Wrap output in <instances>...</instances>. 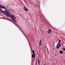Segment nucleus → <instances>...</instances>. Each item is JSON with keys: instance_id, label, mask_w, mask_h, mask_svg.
<instances>
[{"instance_id": "f257e3e1", "label": "nucleus", "mask_w": 65, "mask_h": 65, "mask_svg": "<svg viewBox=\"0 0 65 65\" xmlns=\"http://www.w3.org/2000/svg\"><path fill=\"white\" fill-rule=\"evenodd\" d=\"M1 13H2L3 14H4L6 15L7 16V17H9L10 14H9V12L8 11V9H5L4 11L3 12L1 11H0V14H1Z\"/></svg>"}, {"instance_id": "423d86ee", "label": "nucleus", "mask_w": 65, "mask_h": 65, "mask_svg": "<svg viewBox=\"0 0 65 65\" xmlns=\"http://www.w3.org/2000/svg\"><path fill=\"white\" fill-rule=\"evenodd\" d=\"M39 42V45L40 46H41V43H42V41H41V40H40Z\"/></svg>"}, {"instance_id": "7ed1b4c3", "label": "nucleus", "mask_w": 65, "mask_h": 65, "mask_svg": "<svg viewBox=\"0 0 65 65\" xmlns=\"http://www.w3.org/2000/svg\"><path fill=\"white\" fill-rule=\"evenodd\" d=\"M61 46V44H60V43H59L57 45V46H56V48H57L58 49L60 48V46Z\"/></svg>"}, {"instance_id": "20e7f679", "label": "nucleus", "mask_w": 65, "mask_h": 65, "mask_svg": "<svg viewBox=\"0 0 65 65\" xmlns=\"http://www.w3.org/2000/svg\"><path fill=\"white\" fill-rule=\"evenodd\" d=\"M23 9L24 10H25V11H28V9H27V8H26L25 7H24Z\"/></svg>"}, {"instance_id": "dca6fc26", "label": "nucleus", "mask_w": 65, "mask_h": 65, "mask_svg": "<svg viewBox=\"0 0 65 65\" xmlns=\"http://www.w3.org/2000/svg\"><path fill=\"white\" fill-rule=\"evenodd\" d=\"M44 65H45V64H44Z\"/></svg>"}, {"instance_id": "4468645a", "label": "nucleus", "mask_w": 65, "mask_h": 65, "mask_svg": "<svg viewBox=\"0 0 65 65\" xmlns=\"http://www.w3.org/2000/svg\"><path fill=\"white\" fill-rule=\"evenodd\" d=\"M59 42H60L61 40H59Z\"/></svg>"}, {"instance_id": "f03ea898", "label": "nucleus", "mask_w": 65, "mask_h": 65, "mask_svg": "<svg viewBox=\"0 0 65 65\" xmlns=\"http://www.w3.org/2000/svg\"><path fill=\"white\" fill-rule=\"evenodd\" d=\"M9 17L11 18L12 20L14 19L15 20H17V18H16L14 15H11V14H10Z\"/></svg>"}, {"instance_id": "9d476101", "label": "nucleus", "mask_w": 65, "mask_h": 65, "mask_svg": "<svg viewBox=\"0 0 65 65\" xmlns=\"http://www.w3.org/2000/svg\"><path fill=\"white\" fill-rule=\"evenodd\" d=\"M10 12L11 13H14L13 11H10Z\"/></svg>"}, {"instance_id": "1a4fd4ad", "label": "nucleus", "mask_w": 65, "mask_h": 65, "mask_svg": "<svg viewBox=\"0 0 65 65\" xmlns=\"http://www.w3.org/2000/svg\"><path fill=\"white\" fill-rule=\"evenodd\" d=\"M38 63H39V65H40V61H39V58H38Z\"/></svg>"}, {"instance_id": "ddd939ff", "label": "nucleus", "mask_w": 65, "mask_h": 65, "mask_svg": "<svg viewBox=\"0 0 65 65\" xmlns=\"http://www.w3.org/2000/svg\"><path fill=\"white\" fill-rule=\"evenodd\" d=\"M32 53H33V54H34V51H33V50L32 51Z\"/></svg>"}, {"instance_id": "9b49d317", "label": "nucleus", "mask_w": 65, "mask_h": 65, "mask_svg": "<svg viewBox=\"0 0 65 65\" xmlns=\"http://www.w3.org/2000/svg\"><path fill=\"white\" fill-rule=\"evenodd\" d=\"M59 53H60V54H63V51H60L59 52Z\"/></svg>"}, {"instance_id": "2eb2a0df", "label": "nucleus", "mask_w": 65, "mask_h": 65, "mask_svg": "<svg viewBox=\"0 0 65 65\" xmlns=\"http://www.w3.org/2000/svg\"><path fill=\"white\" fill-rule=\"evenodd\" d=\"M63 51H65V48H63Z\"/></svg>"}, {"instance_id": "6e6552de", "label": "nucleus", "mask_w": 65, "mask_h": 65, "mask_svg": "<svg viewBox=\"0 0 65 65\" xmlns=\"http://www.w3.org/2000/svg\"><path fill=\"white\" fill-rule=\"evenodd\" d=\"M48 33H51V30L50 29H49L48 31Z\"/></svg>"}, {"instance_id": "f8f14e48", "label": "nucleus", "mask_w": 65, "mask_h": 65, "mask_svg": "<svg viewBox=\"0 0 65 65\" xmlns=\"http://www.w3.org/2000/svg\"><path fill=\"white\" fill-rule=\"evenodd\" d=\"M12 21H14V22H17V21L16 20H15L14 19H13L12 20Z\"/></svg>"}, {"instance_id": "0eeeda50", "label": "nucleus", "mask_w": 65, "mask_h": 65, "mask_svg": "<svg viewBox=\"0 0 65 65\" xmlns=\"http://www.w3.org/2000/svg\"><path fill=\"white\" fill-rule=\"evenodd\" d=\"M32 58H35V54H33L32 55Z\"/></svg>"}, {"instance_id": "39448f33", "label": "nucleus", "mask_w": 65, "mask_h": 65, "mask_svg": "<svg viewBox=\"0 0 65 65\" xmlns=\"http://www.w3.org/2000/svg\"><path fill=\"white\" fill-rule=\"evenodd\" d=\"M0 7H1V8H2L3 9H7L5 7L2 6L1 5H0Z\"/></svg>"}, {"instance_id": "f3484780", "label": "nucleus", "mask_w": 65, "mask_h": 65, "mask_svg": "<svg viewBox=\"0 0 65 65\" xmlns=\"http://www.w3.org/2000/svg\"><path fill=\"white\" fill-rule=\"evenodd\" d=\"M10 11H11V10H10Z\"/></svg>"}]
</instances>
